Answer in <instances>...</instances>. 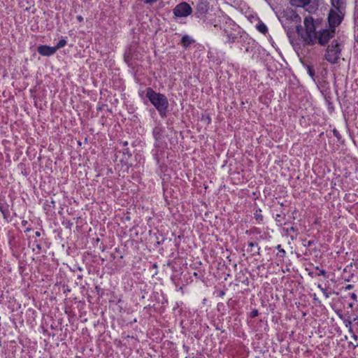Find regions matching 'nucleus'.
<instances>
[{
	"label": "nucleus",
	"instance_id": "obj_37",
	"mask_svg": "<svg viewBox=\"0 0 358 358\" xmlns=\"http://www.w3.org/2000/svg\"><path fill=\"white\" fill-rule=\"evenodd\" d=\"M323 293L324 294V295L326 296L327 298L329 297V295H328V294L326 292H323Z\"/></svg>",
	"mask_w": 358,
	"mask_h": 358
},
{
	"label": "nucleus",
	"instance_id": "obj_12",
	"mask_svg": "<svg viewBox=\"0 0 358 358\" xmlns=\"http://www.w3.org/2000/svg\"><path fill=\"white\" fill-rule=\"evenodd\" d=\"M287 235H289L292 240L296 238L298 229L295 227H291L286 229Z\"/></svg>",
	"mask_w": 358,
	"mask_h": 358
},
{
	"label": "nucleus",
	"instance_id": "obj_21",
	"mask_svg": "<svg viewBox=\"0 0 358 358\" xmlns=\"http://www.w3.org/2000/svg\"><path fill=\"white\" fill-rule=\"evenodd\" d=\"M258 315H259V312H258V310H257V309H253L250 313V317L252 318L256 317L257 316H258Z\"/></svg>",
	"mask_w": 358,
	"mask_h": 358
},
{
	"label": "nucleus",
	"instance_id": "obj_9",
	"mask_svg": "<svg viewBox=\"0 0 358 358\" xmlns=\"http://www.w3.org/2000/svg\"><path fill=\"white\" fill-rule=\"evenodd\" d=\"M289 2L292 6L304 8L310 3V0H290Z\"/></svg>",
	"mask_w": 358,
	"mask_h": 358
},
{
	"label": "nucleus",
	"instance_id": "obj_16",
	"mask_svg": "<svg viewBox=\"0 0 358 358\" xmlns=\"http://www.w3.org/2000/svg\"><path fill=\"white\" fill-rule=\"evenodd\" d=\"M248 246L251 248V251L254 252V253H259V248L258 247V244L257 243L249 242Z\"/></svg>",
	"mask_w": 358,
	"mask_h": 358
},
{
	"label": "nucleus",
	"instance_id": "obj_26",
	"mask_svg": "<svg viewBox=\"0 0 358 358\" xmlns=\"http://www.w3.org/2000/svg\"><path fill=\"white\" fill-rule=\"evenodd\" d=\"M350 334H352V337L355 341L358 340V336L354 333L353 331H352V333H350Z\"/></svg>",
	"mask_w": 358,
	"mask_h": 358
},
{
	"label": "nucleus",
	"instance_id": "obj_23",
	"mask_svg": "<svg viewBox=\"0 0 358 358\" xmlns=\"http://www.w3.org/2000/svg\"><path fill=\"white\" fill-rule=\"evenodd\" d=\"M333 132H334V136L336 137H337L338 138H340V134H339L338 131L336 129H334Z\"/></svg>",
	"mask_w": 358,
	"mask_h": 358
},
{
	"label": "nucleus",
	"instance_id": "obj_18",
	"mask_svg": "<svg viewBox=\"0 0 358 358\" xmlns=\"http://www.w3.org/2000/svg\"><path fill=\"white\" fill-rule=\"evenodd\" d=\"M307 70H308V73L309 74V76L313 79L315 80V70L313 69V66H307Z\"/></svg>",
	"mask_w": 358,
	"mask_h": 358
},
{
	"label": "nucleus",
	"instance_id": "obj_36",
	"mask_svg": "<svg viewBox=\"0 0 358 358\" xmlns=\"http://www.w3.org/2000/svg\"><path fill=\"white\" fill-rule=\"evenodd\" d=\"M311 244H312V241H309L308 243V245L310 246V245H311Z\"/></svg>",
	"mask_w": 358,
	"mask_h": 358
},
{
	"label": "nucleus",
	"instance_id": "obj_20",
	"mask_svg": "<svg viewBox=\"0 0 358 358\" xmlns=\"http://www.w3.org/2000/svg\"><path fill=\"white\" fill-rule=\"evenodd\" d=\"M276 248L278 250L279 254L280 257H284L285 255V250L281 248V245H278Z\"/></svg>",
	"mask_w": 358,
	"mask_h": 358
},
{
	"label": "nucleus",
	"instance_id": "obj_24",
	"mask_svg": "<svg viewBox=\"0 0 358 358\" xmlns=\"http://www.w3.org/2000/svg\"><path fill=\"white\" fill-rule=\"evenodd\" d=\"M326 271L323 269L320 270V272L317 273V275H325Z\"/></svg>",
	"mask_w": 358,
	"mask_h": 358
},
{
	"label": "nucleus",
	"instance_id": "obj_14",
	"mask_svg": "<svg viewBox=\"0 0 358 358\" xmlns=\"http://www.w3.org/2000/svg\"><path fill=\"white\" fill-rule=\"evenodd\" d=\"M0 210L3 214V217L6 220H8L10 216V212L8 210V207L6 206H3V204H0Z\"/></svg>",
	"mask_w": 358,
	"mask_h": 358
},
{
	"label": "nucleus",
	"instance_id": "obj_3",
	"mask_svg": "<svg viewBox=\"0 0 358 358\" xmlns=\"http://www.w3.org/2000/svg\"><path fill=\"white\" fill-rule=\"evenodd\" d=\"M341 45L338 40H333L326 50L324 59L331 64L338 63L342 50Z\"/></svg>",
	"mask_w": 358,
	"mask_h": 358
},
{
	"label": "nucleus",
	"instance_id": "obj_32",
	"mask_svg": "<svg viewBox=\"0 0 358 358\" xmlns=\"http://www.w3.org/2000/svg\"><path fill=\"white\" fill-rule=\"evenodd\" d=\"M36 248H37L38 250H39L41 249V245H40V244H36Z\"/></svg>",
	"mask_w": 358,
	"mask_h": 358
},
{
	"label": "nucleus",
	"instance_id": "obj_1",
	"mask_svg": "<svg viewBox=\"0 0 358 358\" xmlns=\"http://www.w3.org/2000/svg\"><path fill=\"white\" fill-rule=\"evenodd\" d=\"M303 22L305 30L301 25H298L296 26V31L306 45H313L317 41L320 45H325L334 36L335 29H323L317 34L311 17H306Z\"/></svg>",
	"mask_w": 358,
	"mask_h": 358
},
{
	"label": "nucleus",
	"instance_id": "obj_17",
	"mask_svg": "<svg viewBox=\"0 0 358 358\" xmlns=\"http://www.w3.org/2000/svg\"><path fill=\"white\" fill-rule=\"evenodd\" d=\"M66 44V41L65 39H61L58 43L56 45V46H55L54 48H55V50L57 51L58 49L59 48H63L64 46H65Z\"/></svg>",
	"mask_w": 358,
	"mask_h": 358
},
{
	"label": "nucleus",
	"instance_id": "obj_4",
	"mask_svg": "<svg viewBox=\"0 0 358 358\" xmlns=\"http://www.w3.org/2000/svg\"><path fill=\"white\" fill-rule=\"evenodd\" d=\"M192 12V7L187 2L178 3L173 10V15L178 17H186L189 16Z\"/></svg>",
	"mask_w": 358,
	"mask_h": 358
},
{
	"label": "nucleus",
	"instance_id": "obj_27",
	"mask_svg": "<svg viewBox=\"0 0 358 358\" xmlns=\"http://www.w3.org/2000/svg\"><path fill=\"white\" fill-rule=\"evenodd\" d=\"M353 287H354V286H353L352 285H348L345 287V289H346V290H350V289H352Z\"/></svg>",
	"mask_w": 358,
	"mask_h": 358
},
{
	"label": "nucleus",
	"instance_id": "obj_22",
	"mask_svg": "<svg viewBox=\"0 0 358 358\" xmlns=\"http://www.w3.org/2000/svg\"><path fill=\"white\" fill-rule=\"evenodd\" d=\"M255 217H256L257 220H262L263 216L260 214H258L257 211L255 213Z\"/></svg>",
	"mask_w": 358,
	"mask_h": 358
},
{
	"label": "nucleus",
	"instance_id": "obj_10",
	"mask_svg": "<svg viewBox=\"0 0 358 358\" xmlns=\"http://www.w3.org/2000/svg\"><path fill=\"white\" fill-rule=\"evenodd\" d=\"M194 42V40L192 39L189 36L184 35L182 37L180 43L185 48H187L192 43Z\"/></svg>",
	"mask_w": 358,
	"mask_h": 358
},
{
	"label": "nucleus",
	"instance_id": "obj_30",
	"mask_svg": "<svg viewBox=\"0 0 358 358\" xmlns=\"http://www.w3.org/2000/svg\"><path fill=\"white\" fill-rule=\"evenodd\" d=\"M317 287H318L319 289H320V290H321L322 292H325V289H324V288L321 286V285H317Z\"/></svg>",
	"mask_w": 358,
	"mask_h": 358
},
{
	"label": "nucleus",
	"instance_id": "obj_31",
	"mask_svg": "<svg viewBox=\"0 0 358 358\" xmlns=\"http://www.w3.org/2000/svg\"><path fill=\"white\" fill-rule=\"evenodd\" d=\"M35 235L37 237H40L41 236V233L39 231H36Z\"/></svg>",
	"mask_w": 358,
	"mask_h": 358
},
{
	"label": "nucleus",
	"instance_id": "obj_6",
	"mask_svg": "<svg viewBox=\"0 0 358 358\" xmlns=\"http://www.w3.org/2000/svg\"><path fill=\"white\" fill-rule=\"evenodd\" d=\"M198 16L206 14L209 9V3L206 0H200L196 7Z\"/></svg>",
	"mask_w": 358,
	"mask_h": 358
},
{
	"label": "nucleus",
	"instance_id": "obj_5",
	"mask_svg": "<svg viewBox=\"0 0 358 358\" xmlns=\"http://www.w3.org/2000/svg\"><path fill=\"white\" fill-rule=\"evenodd\" d=\"M343 12L340 13L338 10L331 9L328 16V21L329 26L331 29H335V27L338 26L343 17Z\"/></svg>",
	"mask_w": 358,
	"mask_h": 358
},
{
	"label": "nucleus",
	"instance_id": "obj_33",
	"mask_svg": "<svg viewBox=\"0 0 358 358\" xmlns=\"http://www.w3.org/2000/svg\"><path fill=\"white\" fill-rule=\"evenodd\" d=\"M124 60H125V62H126L127 64H129V57H124Z\"/></svg>",
	"mask_w": 358,
	"mask_h": 358
},
{
	"label": "nucleus",
	"instance_id": "obj_29",
	"mask_svg": "<svg viewBox=\"0 0 358 358\" xmlns=\"http://www.w3.org/2000/svg\"><path fill=\"white\" fill-rule=\"evenodd\" d=\"M76 18L79 22L83 21V17L81 15H78Z\"/></svg>",
	"mask_w": 358,
	"mask_h": 358
},
{
	"label": "nucleus",
	"instance_id": "obj_15",
	"mask_svg": "<svg viewBox=\"0 0 358 358\" xmlns=\"http://www.w3.org/2000/svg\"><path fill=\"white\" fill-rule=\"evenodd\" d=\"M256 27L257 30L262 34H266L268 31L267 27L263 22L257 24Z\"/></svg>",
	"mask_w": 358,
	"mask_h": 358
},
{
	"label": "nucleus",
	"instance_id": "obj_39",
	"mask_svg": "<svg viewBox=\"0 0 358 358\" xmlns=\"http://www.w3.org/2000/svg\"><path fill=\"white\" fill-rule=\"evenodd\" d=\"M357 40H358V34H357Z\"/></svg>",
	"mask_w": 358,
	"mask_h": 358
},
{
	"label": "nucleus",
	"instance_id": "obj_28",
	"mask_svg": "<svg viewBox=\"0 0 358 358\" xmlns=\"http://www.w3.org/2000/svg\"><path fill=\"white\" fill-rule=\"evenodd\" d=\"M155 1H157V0H145V3H152Z\"/></svg>",
	"mask_w": 358,
	"mask_h": 358
},
{
	"label": "nucleus",
	"instance_id": "obj_19",
	"mask_svg": "<svg viewBox=\"0 0 358 358\" xmlns=\"http://www.w3.org/2000/svg\"><path fill=\"white\" fill-rule=\"evenodd\" d=\"M344 323L345 327L349 328V332L352 333V321L347 320L344 321Z\"/></svg>",
	"mask_w": 358,
	"mask_h": 358
},
{
	"label": "nucleus",
	"instance_id": "obj_2",
	"mask_svg": "<svg viewBox=\"0 0 358 358\" xmlns=\"http://www.w3.org/2000/svg\"><path fill=\"white\" fill-rule=\"evenodd\" d=\"M146 97L155 107L162 117H165L169 106V101L164 94L157 93L151 87L146 90Z\"/></svg>",
	"mask_w": 358,
	"mask_h": 358
},
{
	"label": "nucleus",
	"instance_id": "obj_35",
	"mask_svg": "<svg viewBox=\"0 0 358 358\" xmlns=\"http://www.w3.org/2000/svg\"><path fill=\"white\" fill-rule=\"evenodd\" d=\"M289 38H291V37L289 36ZM290 42L293 45V46H294V42L292 39H290Z\"/></svg>",
	"mask_w": 358,
	"mask_h": 358
},
{
	"label": "nucleus",
	"instance_id": "obj_7",
	"mask_svg": "<svg viewBox=\"0 0 358 358\" xmlns=\"http://www.w3.org/2000/svg\"><path fill=\"white\" fill-rule=\"evenodd\" d=\"M38 52L43 56H50L55 53L56 50L54 47L48 45H40L37 48Z\"/></svg>",
	"mask_w": 358,
	"mask_h": 358
},
{
	"label": "nucleus",
	"instance_id": "obj_38",
	"mask_svg": "<svg viewBox=\"0 0 358 358\" xmlns=\"http://www.w3.org/2000/svg\"><path fill=\"white\" fill-rule=\"evenodd\" d=\"M352 306H353V305H352V303H350V304H349V306H350V308H352Z\"/></svg>",
	"mask_w": 358,
	"mask_h": 358
},
{
	"label": "nucleus",
	"instance_id": "obj_13",
	"mask_svg": "<svg viewBox=\"0 0 358 358\" xmlns=\"http://www.w3.org/2000/svg\"><path fill=\"white\" fill-rule=\"evenodd\" d=\"M224 33L226 34V36L227 38V43H234L236 39L237 38V35L231 32L224 30Z\"/></svg>",
	"mask_w": 358,
	"mask_h": 358
},
{
	"label": "nucleus",
	"instance_id": "obj_8",
	"mask_svg": "<svg viewBox=\"0 0 358 358\" xmlns=\"http://www.w3.org/2000/svg\"><path fill=\"white\" fill-rule=\"evenodd\" d=\"M331 4L336 10L341 13L345 9V0H331Z\"/></svg>",
	"mask_w": 358,
	"mask_h": 358
},
{
	"label": "nucleus",
	"instance_id": "obj_34",
	"mask_svg": "<svg viewBox=\"0 0 358 358\" xmlns=\"http://www.w3.org/2000/svg\"><path fill=\"white\" fill-rule=\"evenodd\" d=\"M122 144H123L124 146H126V145H128V143H127V141H124V142L122 143Z\"/></svg>",
	"mask_w": 358,
	"mask_h": 358
},
{
	"label": "nucleus",
	"instance_id": "obj_11",
	"mask_svg": "<svg viewBox=\"0 0 358 358\" xmlns=\"http://www.w3.org/2000/svg\"><path fill=\"white\" fill-rule=\"evenodd\" d=\"M289 17L292 19V20L293 22H294L296 24H299V25H301L300 22H301V18L295 11H294V10L290 11ZM296 26H298V24Z\"/></svg>",
	"mask_w": 358,
	"mask_h": 358
},
{
	"label": "nucleus",
	"instance_id": "obj_25",
	"mask_svg": "<svg viewBox=\"0 0 358 358\" xmlns=\"http://www.w3.org/2000/svg\"><path fill=\"white\" fill-rule=\"evenodd\" d=\"M350 297L352 300L354 301H357V294H355V293H352L351 295H350Z\"/></svg>",
	"mask_w": 358,
	"mask_h": 358
}]
</instances>
